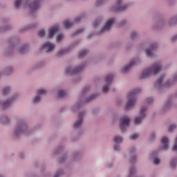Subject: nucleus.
<instances>
[{"instance_id": "obj_23", "label": "nucleus", "mask_w": 177, "mask_h": 177, "mask_svg": "<svg viewBox=\"0 0 177 177\" xmlns=\"http://www.w3.org/2000/svg\"><path fill=\"white\" fill-rule=\"evenodd\" d=\"M70 52H71V47L60 49L56 53L55 57L60 59L65 55H67V53H70Z\"/></svg>"}, {"instance_id": "obj_11", "label": "nucleus", "mask_w": 177, "mask_h": 177, "mask_svg": "<svg viewBox=\"0 0 177 177\" xmlns=\"http://www.w3.org/2000/svg\"><path fill=\"white\" fill-rule=\"evenodd\" d=\"M147 106H142L139 111V115L136 116L134 120L135 125H140L142 121L147 117Z\"/></svg>"}, {"instance_id": "obj_43", "label": "nucleus", "mask_w": 177, "mask_h": 177, "mask_svg": "<svg viewBox=\"0 0 177 177\" xmlns=\"http://www.w3.org/2000/svg\"><path fill=\"white\" fill-rule=\"evenodd\" d=\"M86 15V14H82L77 17H76L74 19V21H73V23H74V24H77V23H80L81 21V20H82L83 19H85Z\"/></svg>"}, {"instance_id": "obj_17", "label": "nucleus", "mask_w": 177, "mask_h": 177, "mask_svg": "<svg viewBox=\"0 0 177 177\" xmlns=\"http://www.w3.org/2000/svg\"><path fill=\"white\" fill-rule=\"evenodd\" d=\"M158 48V44L152 43L148 48L145 50V55L149 59H153L154 57V50Z\"/></svg>"}, {"instance_id": "obj_49", "label": "nucleus", "mask_w": 177, "mask_h": 177, "mask_svg": "<svg viewBox=\"0 0 177 177\" xmlns=\"http://www.w3.org/2000/svg\"><path fill=\"white\" fill-rule=\"evenodd\" d=\"M140 62H142V59L140 57H137L135 58L134 59L130 61L131 65L133 66H136L137 64H139V63H140Z\"/></svg>"}, {"instance_id": "obj_52", "label": "nucleus", "mask_w": 177, "mask_h": 177, "mask_svg": "<svg viewBox=\"0 0 177 177\" xmlns=\"http://www.w3.org/2000/svg\"><path fill=\"white\" fill-rule=\"evenodd\" d=\"M156 138H157V133L156 131L151 132L150 136H149V140L151 142H154V140H156Z\"/></svg>"}, {"instance_id": "obj_14", "label": "nucleus", "mask_w": 177, "mask_h": 177, "mask_svg": "<svg viewBox=\"0 0 177 177\" xmlns=\"http://www.w3.org/2000/svg\"><path fill=\"white\" fill-rule=\"evenodd\" d=\"M113 149L114 151H121V144L124 142V138L121 136H115L113 137Z\"/></svg>"}, {"instance_id": "obj_4", "label": "nucleus", "mask_w": 177, "mask_h": 177, "mask_svg": "<svg viewBox=\"0 0 177 177\" xmlns=\"http://www.w3.org/2000/svg\"><path fill=\"white\" fill-rule=\"evenodd\" d=\"M142 92V88H137L130 91L127 95V102L124 106V110L129 111L136 104V96Z\"/></svg>"}, {"instance_id": "obj_34", "label": "nucleus", "mask_w": 177, "mask_h": 177, "mask_svg": "<svg viewBox=\"0 0 177 177\" xmlns=\"http://www.w3.org/2000/svg\"><path fill=\"white\" fill-rule=\"evenodd\" d=\"M3 73L6 75H12L13 73V66H8L3 68Z\"/></svg>"}, {"instance_id": "obj_55", "label": "nucleus", "mask_w": 177, "mask_h": 177, "mask_svg": "<svg viewBox=\"0 0 177 177\" xmlns=\"http://www.w3.org/2000/svg\"><path fill=\"white\" fill-rule=\"evenodd\" d=\"M166 1H167V5L169 8H174V6L176 5L177 0H166Z\"/></svg>"}, {"instance_id": "obj_18", "label": "nucleus", "mask_w": 177, "mask_h": 177, "mask_svg": "<svg viewBox=\"0 0 177 177\" xmlns=\"http://www.w3.org/2000/svg\"><path fill=\"white\" fill-rule=\"evenodd\" d=\"M173 99H174V97L172 96H170L167 99L165 104H164V106L162 107L160 110V114L162 115L165 114V113H167V111H168L169 109H171V104H172Z\"/></svg>"}, {"instance_id": "obj_57", "label": "nucleus", "mask_w": 177, "mask_h": 177, "mask_svg": "<svg viewBox=\"0 0 177 177\" xmlns=\"http://www.w3.org/2000/svg\"><path fill=\"white\" fill-rule=\"evenodd\" d=\"M177 128V124H171L168 127V132H173L174 129H176Z\"/></svg>"}, {"instance_id": "obj_9", "label": "nucleus", "mask_w": 177, "mask_h": 177, "mask_svg": "<svg viewBox=\"0 0 177 177\" xmlns=\"http://www.w3.org/2000/svg\"><path fill=\"white\" fill-rule=\"evenodd\" d=\"M19 97V94L15 93L12 95L10 98L1 100L0 101V107L2 110H9L10 107H12V104L13 102H16V100Z\"/></svg>"}, {"instance_id": "obj_22", "label": "nucleus", "mask_w": 177, "mask_h": 177, "mask_svg": "<svg viewBox=\"0 0 177 177\" xmlns=\"http://www.w3.org/2000/svg\"><path fill=\"white\" fill-rule=\"evenodd\" d=\"M10 117L6 114H3L0 115V124L1 125H3L4 127H8L10 125Z\"/></svg>"}, {"instance_id": "obj_63", "label": "nucleus", "mask_w": 177, "mask_h": 177, "mask_svg": "<svg viewBox=\"0 0 177 177\" xmlns=\"http://www.w3.org/2000/svg\"><path fill=\"white\" fill-rule=\"evenodd\" d=\"M64 38V36H63V35L59 34L56 37L57 42H62Z\"/></svg>"}, {"instance_id": "obj_62", "label": "nucleus", "mask_w": 177, "mask_h": 177, "mask_svg": "<svg viewBox=\"0 0 177 177\" xmlns=\"http://www.w3.org/2000/svg\"><path fill=\"white\" fill-rule=\"evenodd\" d=\"M129 150L130 156H133L136 153V148L135 147H130Z\"/></svg>"}, {"instance_id": "obj_44", "label": "nucleus", "mask_w": 177, "mask_h": 177, "mask_svg": "<svg viewBox=\"0 0 177 177\" xmlns=\"http://www.w3.org/2000/svg\"><path fill=\"white\" fill-rule=\"evenodd\" d=\"M102 19L100 17L95 19L93 22V28H97V27H99V25L102 24Z\"/></svg>"}, {"instance_id": "obj_19", "label": "nucleus", "mask_w": 177, "mask_h": 177, "mask_svg": "<svg viewBox=\"0 0 177 177\" xmlns=\"http://www.w3.org/2000/svg\"><path fill=\"white\" fill-rule=\"evenodd\" d=\"M18 53L19 55H26V53H28L30 50V44L24 43L18 46L17 49Z\"/></svg>"}, {"instance_id": "obj_61", "label": "nucleus", "mask_w": 177, "mask_h": 177, "mask_svg": "<svg viewBox=\"0 0 177 177\" xmlns=\"http://www.w3.org/2000/svg\"><path fill=\"white\" fill-rule=\"evenodd\" d=\"M46 34V32H45V30H44V29L39 30V32H37V35L40 38H44V37H45Z\"/></svg>"}, {"instance_id": "obj_60", "label": "nucleus", "mask_w": 177, "mask_h": 177, "mask_svg": "<svg viewBox=\"0 0 177 177\" xmlns=\"http://www.w3.org/2000/svg\"><path fill=\"white\" fill-rule=\"evenodd\" d=\"M81 80H82V77L81 76H76L73 80V84H79V82H81Z\"/></svg>"}, {"instance_id": "obj_38", "label": "nucleus", "mask_w": 177, "mask_h": 177, "mask_svg": "<svg viewBox=\"0 0 177 177\" xmlns=\"http://www.w3.org/2000/svg\"><path fill=\"white\" fill-rule=\"evenodd\" d=\"M36 94H37L38 96L42 98V96L48 95V90L46 88H38L36 91Z\"/></svg>"}, {"instance_id": "obj_16", "label": "nucleus", "mask_w": 177, "mask_h": 177, "mask_svg": "<svg viewBox=\"0 0 177 177\" xmlns=\"http://www.w3.org/2000/svg\"><path fill=\"white\" fill-rule=\"evenodd\" d=\"M165 26H167V19L160 18L154 20L152 27L153 30H162Z\"/></svg>"}, {"instance_id": "obj_5", "label": "nucleus", "mask_w": 177, "mask_h": 177, "mask_svg": "<svg viewBox=\"0 0 177 177\" xmlns=\"http://www.w3.org/2000/svg\"><path fill=\"white\" fill-rule=\"evenodd\" d=\"M115 22V18L112 17L109 18L106 20L104 27L101 28L98 32H96L95 33H90L87 35L86 38L87 39H91L93 35H103V34H106V32H109L110 30H111V26L114 24Z\"/></svg>"}, {"instance_id": "obj_3", "label": "nucleus", "mask_w": 177, "mask_h": 177, "mask_svg": "<svg viewBox=\"0 0 177 177\" xmlns=\"http://www.w3.org/2000/svg\"><path fill=\"white\" fill-rule=\"evenodd\" d=\"M165 80V76H160L156 81L155 84V89L158 91V92H162L164 89L167 88H169V86H172L174 84L177 83V73L174 75V76L168 80L166 83H164Z\"/></svg>"}, {"instance_id": "obj_27", "label": "nucleus", "mask_w": 177, "mask_h": 177, "mask_svg": "<svg viewBox=\"0 0 177 177\" xmlns=\"http://www.w3.org/2000/svg\"><path fill=\"white\" fill-rule=\"evenodd\" d=\"M132 67H133V66L130 62L129 63L126 64L120 69L121 74H128V73H131V70H132Z\"/></svg>"}, {"instance_id": "obj_48", "label": "nucleus", "mask_w": 177, "mask_h": 177, "mask_svg": "<svg viewBox=\"0 0 177 177\" xmlns=\"http://www.w3.org/2000/svg\"><path fill=\"white\" fill-rule=\"evenodd\" d=\"M139 136H140L139 133H134L131 134L129 136V139H130V140H138V139H139Z\"/></svg>"}, {"instance_id": "obj_33", "label": "nucleus", "mask_w": 177, "mask_h": 177, "mask_svg": "<svg viewBox=\"0 0 177 177\" xmlns=\"http://www.w3.org/2000/svg\"><path fill=\"white\" fill-rule=\"evenodd\" d=\"M89 91H91V87L89 86L84 87L80 95V100H82V99L88 95Z\"/></svg>"}, {"instance_id": "obj_13", "label": "nucleus", "mask_w": 177, "mask_h": 177, "mask_svg": "<svg viewBox=\"0 0 177 177\" xmlns=\"http://www.w3.org/2000/svg\"><path fill=\"white\" fill-rule=\"evenodd\" d=\"M42 50H44L46 53L48 55H50V53H53L55 52V49H56V45L53 44L52 41H46L41 45Z\"/></svg>"}, {"instance_id": "obj_10", "label": "nucleus", "mask_w": 177, "mask_h": 177, "mask_svg": "<svg viewBox=\"0 0 177 177\" xmlns=\"http://www.w3.org/2000/svg\"><path fill=\"white\" fill-rule=\"evenodd\" d=\"M86 64L85 62L82 63L80 65L77 66H68L65 69V73L68 75H74L75 74H80V73H82L84 68Z\"/></svg>"}, {"instance_id": "obj_59", "label": "nucleus", "mask_w": 177, "mask_h": 177, "mask_svg": "<svg viewBox=\"0 0 177 177\" xmlns=\"http://www.w3.org/2000/svg\"><path fill=\"white\" fill-rule=\"evenodd\" d=\"M1 24H6L8 23H10V19H9V17H3L0 20Z\"/></svg>"}, {"instance_id": "obj_37", "label": "nucleus", "mask_w": 177, "mask_h": 177, "mask_svg": "<svg viewBox=\"0 0 177 177\" xmlns=\"http://www.w3.org/2000/svg\"><path fill=\"white\" fill-rule=\"evenodd\" d=\"M114 80V75L109 74L105 77V84L106 85H111L113 84V80Z\"/></svg>"}, {"instance_id": "obj_45", "label": "nucleus", "mask_w": 177, "mask_h": 177, "mask_svg": "<svg viewBox=\"0 0 177 177\" xmlns=\"http://www.w3.org/2000/svg\"><path fill=\"white\" fill-rule=\"evenodd\" d=\"M84 31H85V28H84L77 29L71 34V37H75L76 35H81V34H82V32H84Z\"/></svg>"}, {"instance_id": "obj_6", "label": "nucleus", "mask_w": 177, "mask_h": 177, "mask_svg": "<svg viewBox=\"0 0 177 177\" xmlns=\"http://www.w3.org/2000/svg\"><path fill=\"white\" fill-rule=\"evenodd\" d=\"M99 97V94L95 93L89 95L88 97H86L85 99L80 100L75 105L71 106L72 111H78L82 106H85V104H88L93 102L95 99Z\"/></svg>"}, {"instance_id": "obj_2", "label": "nucleus", "mask_w": 177, "mask_h": 177, "mask_svg": "<svg viewBox=\"0 0 177 177\" xmlns=\"http://www.w3.org/2000/svg\"><path fill=\"white\" fill-rule=\"evenodd\" d=\"M85 115H86V110L83 109L79 111L77 118L73 122V131L71 134V142H77L82 134V126L84 125Z\"/></svg>"}, {"instance_id": "obj_26", "label": "nucleus", "mask_w": 177, "mask_h": 177, "mask_svg": "<svg viewBox=\"0 0 177 177\" xmlns=\"http://www.w3.org/2000/svg\"><path fill=\"white\" fill-rule=\"evenodd\" d=\"M13 53H15V46L8 44V46L6 47L3 51L4 56H6V57H9L12 56Z\"/></svg>"}, {"instance_id": "obj_8", "label": "nucleus", "mask_w": 177, "mask_h": 177, "mask_svg": "<svg viewBox=\"0 0 177 177\" xmlns=\"http://www.w3.org/2000/svg\"><path fill=\"white\" fill-rule=\"evenodd\" d=\"M129 8V4L124 3V0H116L115 4L110 8L111 12L125 13Z\"/></svg>"}, {"instance_id": "obj_56", "label": "nucleus", "mask_w": 177, "mask_h": 177, "mask_svg": "<svg viewBox=\"0 0 177 177\" xmlns=\"http://www.w3.org/2000/svg\"><path fill=\"white\" fill-rule=\"evenodd\" d=\"M127 24H128V19H123L118 22L120 27H124V26H127Z\"/></svg>"}, {"instance_id": "obj_1", "label": "nucleus", "mask_w": 177, "mask_h": 177, "mask_svg": "<svg viewBox=\"0 0 177 177\" xmlns=\"http://www.w3.org/2000/svg\"><path fill=\"white\" fill-rule=\"evenodd\" d=\"M17 123L12 131V138L14 139H20L21 135H25L26 136H30L32 135L37 128H41V124L35 126L32 128L28 127V123L26 121V119L21 117H17Z\"/></svg>"}, {"instance_id": "obj_46", "label": "nucleus", "mask_w": 177, "mask_h": 177, "mask_svg": "<svg viewBox=\"0 0 177 177\" xmlns=\"http://www.w3.org/2000/svg\"><path fill=\"white\" fill-rule=\"evenodd\" d=\"M110 86H111L110 84H104L102 86V93H104L105 95L109 93L110 92Z\"/></svg>"}, {"instance_id": "obj_7", "label": "nucleus", "mask_w": 177, "mask_h": 177, "mask_svg": "<svg viewBox=\"0 0 177 177\" xmlns=\"http://www.w3.org/2000/svg\"><path fill=\"white\" fill-rule=\"evenodd\" d=\"M44 0H27L24 2V6L29 10L30 13H36L41 8V2Z\"/></svg>"}, {"instance_id": "obj_64", "label": "nucleus", "mask_w": 177, "mask_h": 177, "mask_svg": "<svg viewBox=\"0 0 177 177\" xmlns=\"http://www.w3.org/2000/svg\"><path fill=\"white\" fill-rule=\"evenodd\" d=\"M131 156V163L135 164L136 162V155H130Z\"/></svg>"}, {"instance_id": "obj_58", "label": "nucleus", "mask_w": 177, "mask_h": 177, "mask_svg": "<svg viewBox=\"0 0 177 177\" xmlns=\"http://www.w3.org/2000/svg\"><path fill=\"white\" fill-rule=\"evenodd\" d=\"M81 43V40H76L75 42H73L68 48H71V51L77 46V45H80Z\"/></svg>"}, {"instance_id": "obj_36", "label": "nucleus", "mask_w": 177, "mask_h": 177, "mask_svg": "<svg viewBox=\"0 0 177 177\" xmlns=\"http://www.w3.org/2000/svg\"><path fill=\"white\" fill-rule=\"evenodd\" d=\"M57 96L59 99H64V97H66L67 96V93L65 90H63L62 88H58L57 90Z\"/></svg>"}, {"instance_id": "obj_20", "label": "nucleus", "mask_w": 177, "mask_h": 177, "mask_svg": "<svg viewBox=\"0 0 177 177\" xmlns=\"http://www.w3.org/2000/svg\"><path fill=\"white\" fill-rule=\"evenodd\" d=\"M149 158L154 165H160L161 164V160L158 158V151H152L149 155Z\"/></svg>"}, {"instance_id": "obj_31", "label": "nucleus", "mask_w": 177, "mask_h": 177, "mask_svg": "<svg viewBox=\"0 0 177 177\" xmlns=\"http://www.w3.org/2000/svg\"><path fill=\"white\" fill-rule=\"evenodd\" d=\"M20 41V38L17 36H12L8 39V45H11V46H14L15 48L16 44L19 43Z\"/></svg>"}, {"instance_id": "obj_41", "label": "nucleus", "mask_w": 177, "mask_h": 177, "mask_svg": "<svg viewBox=\"0 0 177 177\" xmlns=\"http://www.w3.org/2000/svg\"><path fill=\"white\" fill-rule=\"evenodd\" d=\"M64 150V147L63 145H59L55 149L53 154L54 156H59L62 154V153H63Z\"/></svg>"}, {"instance_id": "obj_53", "label": "nucleus", "mask_w": 177, "mask_h": 177, "mask_svg": "<svg viewBox=\"0 0 177 177\" xmlns=\"http://www.w3.org/2000/svg\"><path fill=\"white\" fill-rule=\"evenodd\" d=\"M63 175H64V171H63L62 169H59L56 171L53 177H60L63 176Z\"/></svg>"}, {"instance_id": "obj_12", "label": "nucleus", "mask_w": 177, "mask_h": 177, "mask_svg": "<svg viewBox=\"0 0 177 177\" xmlns=\"http://www.w3.org/2000/svg\"><path fill=\"white\" fill-rule=\"evenodd\" d=\"M131 124V118L127 115L120 117L119 127L122 132H127V129L129 128Z\"/></svg>"}, {"instance_id": "obj_42", "label": "nucleus", "mask_w": 177, "mask_h": 177, "mask_svg": "<svg viewBox=\"0 0 177 177\" xmlns=\"http://www.w3.org/2000/svg\"><path fill=\"white\" fill-rule=\"evenodd\" d=\"M13 28L12 25L6 24L4 26H0V32H6L7 31H10Z\"/></svg>"}, {"instance_id": "obj_51", "label": "nucleus", "mask_w": 177, "mask_h": 177, "mask_svg": "<svg viewBox=\"0 0 177 177\" xmlns=\"http://www.w3.org/2000/svg\"><path fill=\"white\" fill-rule=\"evenodd\" d=\"M64 24L65 28L68 29V28H71V27L74 26V22L70 21H65Z\"/></svg>"}, {"instance_id": "obj_30", "label": "nucleus", "mask_w": 177, "mask_h": 177, "mask_svg": "<svg viewBox=\"0 0 177 177\" xmlns=\"http://www.w3.org/2000/svg\"><path fill=\"white\" fill-rule=\"evenodd\" d=\"M151 75H153V73H151V71L147 68L142 72L139 80H147V78L151 77Z\"/></svg>"}, {"instance_id": "obj_32", "label": "nucleus", "mask_w": 177, "mask_h": 177, "mask_svg": "<svg viewBox=\"0 0 177 177\" xmlns=\"http://www.w3.org/2000/svg\"><path fill=\"white\" fill-rule=\"evenodd\" d=\"M130 38L132 41H138L140 38V32L133 30L130 32Z\"/></svg>"}, {"instance_id": "obj_15", "label": "nucleus", "mask_w": 177, "mask_h": 177, "mask_svg": "<svg viewBox=\"0 0 177 177\" xmlns=\"http://www.w3.org/2000/svg\"><path fill=\"white\" fill-rule=\"evenodd\" d=\"M148 68L149 69V71H151L152 75H157L158 73H161V71L162 70V64L159 62H154Z\"/></svg>"}, {"instance_id": "obj_24", "label": "nucleus", "mask_w": 177, "mask_h": 177, "mask_svg": "<svg viewBox=\"0 0 177 177\" xmlns=\"http://www.w3.org/2000/svg\"><path fill=\"white\" fill-rule=\"evenodd\" d=\"M45 66H46V64L45 63V62L41 61L32 65L30 67V71H38V70H41V68H44Z\"/></svg>"}, {"instance_id": "obj_25", "label": "nucleus", "mask_w": 177, "mask_h": 177, "mask_svg": "<svg viewBox=\"0 0 177 177\" xmlns=\"http://www.w3.org/2000/svg\"><path fill=\"white\" fill-rule=\"evenodd\" d=\"M38 27V23L35 22L33 24H30L29 25H26L24 27L19 29V32H26V31H30V30H34V28H37Z\"/></svg>"}, {"instance_id": "obj_21", "label": "nucleus", "mask_w": 177, "mask_h": 177, "mask_svg": "<svg viewBox=\"0 0 177 177\" xmlns=\"http://www.w3.org/2000/svg\"><path fill=\"white\" fill-rule=\"evenodd\" d=\"M84 157V152L82 151H75L71 154L72 161H81Z\"/></svg>"}, {"instance_id": "obj_39", "label": "nucleus", "mask_w": 177, "mask_h": 177, "mask_svg": "<svg viewBox=\"0 0 177 177\" xmlns=\"http://www.w3.org/2000/svg\"><path fill=\"white\" fill-rule=\"evenodd\" d=\"M41 102H42V98L37 94H35V95L32 98V104H39Z\"/></svg>"}, {"instance_id": "obj_29", "label": "nucleus", "mask_w": 177, "mask_h": 177, "mask_svg": "<svg viewBox=\"0 0 177 177\" xmlns=\"http://www.w3.org/2000/svg\"><path fill=\"white\" fill-rule=\"evenodd\" d=\"M12 92V86H4L1 91V95L3 97H8Z\"/></svg>"}, {"instance_id": "obj_40", "label": "nucleus", "mask_w": 177, "mask_h": 177, "mask_svg": "<svg viewBox=\"0 0 177 177\" xmlns=\"http://www.w3.org/2000/svg\"><path fill=\"white\" fill-rule=\"evenodd\" d=\"M170 168L171 169H176L177 167V158L173 157L169 162Z\"/></svg>"}, {"instance_id": "obj_47", "label": "nucleus", "mask_w": 177, "mask_h": 177, "mask_svg": "<svg viewBox=\"0 0 177 177\" xmlns=\"http://www.w3.org/2000/svg\"><path fill=\"white\" fill-rule=\"evenodd\" d=\"M109 0H97L95 2L96 8H100V6H103Z\"/></svg>"}, {"instance_id": "obj_54", "label": "nucleus", "mask_w": 177, "mask_h": 177, "mask_svg": "<svg viewBox=\"0 0 177 177\" xmlns=\"http://www.w3.org/2000/svg\"><path fill=\"white\" fill-rule=\"evenodd\" d=\"M68 158V156L67 154H64L59 158V162H62V163L66 162Z\"/></svg>"}, {"instance_id": "obj_50", "label": "nucleus", "mask_w": 177, "mask_h": 177, "mask_svg": "<svg viewBox=\"0 0 177 177\" xmlns=\"http://www.w3.org/2000/svg\"><path fill=\"white\" fill-rule=\"evenodd\" d=\"M86 55H88V50L83 49V50L80 51L79 55H78V57L82 59V57H85V56H86Z\"/></svg>"}, {"instance_id": "obj_35", "label": "nucleus", "mask_w": 177, "mask_h": 177, "mask_svg": "<svg viewBox=\"0 0 177 177\" xmlns=\"http://www.w3.org/2000/svg\"><path fill=\"white\" fill-rule=\"evenodd\" d=\"M59 31V26H53L48 31V38L55 37V34Z\"/></svg>"}, {"instance_id": "obj_28", "label": "nucleus", "mask_w": 177, "mask_h": 177, "mask_svg": "<svg viewBox=\"0 0 177 177\" xmlns=\"http://www.w3.org/2000/svg\"><path fill=\"white\" fill-rule=\"evenodd\" d=\"M169 139L167 136H164L161 138V144L162 147H160L161 150L166 151L169 147Z\"/></svg>"}]
</instances>
